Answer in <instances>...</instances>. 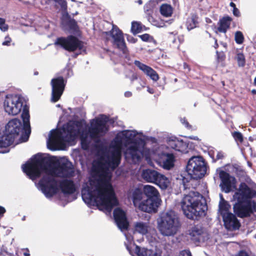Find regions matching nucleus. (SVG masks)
Instances as JSON below:
<instances>
[{"label":"nucleus","instance_id":"1","mask_svg":"<svg viewBox=\"0 0 256 256\" xmlns=\"http://www.w3.org/2000/svg\"><path fill=\"white\" fill-rule=\"evenodd\" d=\"M56 162L52 157L38 154L22 166L23 172L32 180L39 178L42 172L44 174L38 182L42 192L46 197H52L58 190L56 181L52 175L53 172L58 177L70 178L74 176V170L70 161L59 162L54 166Z\"/></svg>","mask_w":256,"mask_h":256},{"label":"nucleus","instance_id":"2","mask_svg":"<svg viewBox=\"0 0 256 256\" xmlns=\"http://www.w3.org/2000/svg\"><path fill=\"white\" fill-rule=\"evenodd\" d=\"M96 168L100 170L101 173L100 178L96 180V194L90 187L86 186L82 190V199L88 204L100 206L108 211H111L114 206L118 204L114 189L110 183L112 174L104 162H98Z\"/></svg>","mask_w":256,"mask_h":256},{"label":"nucleus","instance_id":"3","mask_svg":"<svg viewBox=\"0 0 256 256\" xmlns=\"http://www.w3.org/2000/svg\"><path fill=\"white\" fill-rule=\"evenodd\" d=\"M181 206L185 216L192 220H198L204 216L208 210L204 196L194 191H190L184 196L181 202Z\"/></svg>","mask_w":256,"mask_h":256},{"label":"nucleus","instance_id":"4","mask_svg":"<svg viewBox=\"0 0 256 256\" xmlns=\"http://www.w3.org/2000/svg\"><path fill=\"white\" fill-rule=\"evenodd\" d=\"M82 126V120H73L63 126L62 132L58 130H52L50 136V144L63 149L66 147V142H74Z\"/></svg>","mask_w":256,"mask_h":256},{"label":"nucleus","instance_id":"5","mask_svg":"<svg viewBox=\"0 0 256 256\" xmlns=\"http://www.w3.org/2000/svg\"><path fill=\"white\" fill-rule=\"evenodd\" d=\"M23 131L24 128L20 120L14 118L10 120L6 126L4 133L0 132V147L6 148L12 145Z\"/></svg>","mask_w":256,"mask_h":256},{"label":"nucleus","instance_id":"6","mask_svg":"<svg viewBox=\"0 0 256 256\" xmlns=\"http://www.w3.org/2000/svg\"><path fill=\"white\" fill-rule=\"evenodd\" d=\"M180 226L178 217L174 211H170L162 218L158 224V230L160 233L166 236H173Z\"/></svg>","mask_w":256,"mask_h":256},{"label":"nucleus","instance_id":"7","mask_svg":"<svg viewBox=\"0 0 256 256\" xmlns=\"http://www.w3.org/2000/svg\"><path fill=\"white\" fill-rule=\"evenodd\" d=\"M186 170L192 178H202L206 172V164L203 158L201 156L191 158L188 162Z\"/></svg>","mask_w":256,"mask_h":256},{"label":"nucleus","instance_id":"8","mask_svg":"<svg viewBox=\"0 0 256 256\" xmlns=\"http://www.w3.org/2000/svg\"><path fill=\"white\" fill-rule=\"evenodd\" d=\"M26 102L24 98L20 95H7L4 102L5 111L9 114L16 115L21 112Z\"/></svg>","mask_w":256,"mask_h":256},{"label":"nucleus","instance_id":"9","mask_svg":"<svg viewBox=\"0 0 256 256\" xmlns=\"http://www.w3.org/2000/svg\"><path fill=\"white\" fill-rule=\"evenodd\" d=\"M142 178L146 182L156 184L162 190L166 189L170 184L168 179L165 176L152 169L144 170Z\"/></svg>","mask_w":256,"mask_h":256},{"label":"nucleus","instance_id":"10","mask_svg":"<svg viewBox=\"0 0 256 256\" xmlns=\"http://www.w3.org/2000/svg\"><path fill=\"white\" fill-rule=\"evenodd\" d=\"M54 44L60 46L68 52H74L77 50H82L84 48V42L73 35L58 38Z\"/></svg>","mask_w":256,"mask_h":256},{"label":"nucleus","instance_id":"11","mask_svg":"<svg viewBox=\"0 0 256 256\" xmlns=\"http://www.w3.org/2000/svg\"><path fill=\"white\" fill-rule=\"evenodd\" d=\"M108 118H95L90 122V126L88 128V133L92 139H96L100 136L104 134L108 129L106 124Z\"/></svg>","mask_w":256,"mask_h":256},{"label":"nucleus","instance_id":"12","mask_svg":"<svg viewBox=\"0 0 256 256\" xmlns=\"http://www.w3.org/2000/svg\"><path fill=\"white\" fill-rule=\"evenodd\" d=\"M256 197V190L250 187L246 182H242L236 190L234 196V200H240L256 202L252 199Z\"/></svg>","mask_w":256,"mask_h":256},{"label":"nucleus","instance_id":"13","mask_svg":"<svg viewBox=\"0 0 256 256\" xmlns=\"http://www.w3.org/2000/svg\"><path fill=\"white\" fill-rule=\"evenodd\" d=\"M107 36H110L114 40L113 44L124 54L128 52V50L124 42L122 31L116 25H112V29L109 32H104Z\"/></svg>","mask_w":256,"mask_h":256},{"label":"nucleus","instance_id":"14","mask_svg":"<svg viewBox=\"0 0 256 256\" xmlns=\"http://www.w3.org/2000/svg\"><path fill=\"white\" fill-rule=\"evenodd\" d=\"M236 202L234 204L233 210L236 215L240 218L250 216L252 210L256 206V202H248L240 200H234Z\"/></svg>","mask_w":256,"mask_h":256},{"label":"nucleus","instance_id":"15","mask_svg":"<svg viewBox=\"0 0 256 256\" xmlns=\"http://www.w3.org/2000/svg\"><path fill=\"white\" fill-rule=\"evenodd\" d=\"M66 84V80H65L64 78L62 76L52 80V101L56 102L60 98L64 90Z\"/></svg>","mask_w":256,"mask_h":256},{"label":"nucleus","instance_id":"16","mask_svg":"<svg viewBox=\"0 0 256 256\" xmlns=\"http://www.w3.org/2000/svg\"><path fill=\"white\" fill-rule=\"evenodd\" d=\"M132 145L129 146L124 152L126 158H130L134 164H137L140 162L144 153L140 150L138 144L136 142H132Z\"/></svg>","mask_w":256,"mask_h":256},{"label":"nucleus","instance_id":"17","mask_svg":"<svg viewBox=\"0 0 256 256\" xmlns=\"http://www.w3.org/2000/svg\"><path fill=\"white\" fill-rule=\"evenodd\" d=\"M22 118L23 123L22 126L24 128V134H22L20 138L22 142H26L29 138L30 134V114H29V106L26 104V102L24 106L22 108Z\"/></svg>","mask_w":256,"mask_h":256},{"label":"nucleus","instance_id":"18","mask_svg":"<svg viewBox=\"0 0 256 256\" xmlns=\"http://www.w3.org/2000/svg\"><path fill=\"white\" fill-rule=\"evenodd\" d=\"M219 177L221 180L220 186L225 192L231 191L233 184L236 182L234 177L231 176L228 172L222 170L219 172Z\"/></svg>","mask_w":256,"mask_h":256},{"label":"nucleus","instance_id":"19","mask_svg":"<svg viewBox=\"0 0 256 256\" xmlns=\"http://www.w3.org/2000/svg\"><path fill=\"white\" fill-rule=\"evenodd\" d=\"M113 214L114 219L118 228L121 230H127L129 223L125 212L120 208H116Z\"/></svg>","mask_w":256,"mask_h":256},{"label":"nucleus","instance_id":"20","mask_svg":"<svg viewBox=\"0 0 256 256\" xmlns=\"http://www.w3.org/2000/svg\"><path fill=\"white\" fill-rule=\"evenodd\" d=\"M160 200L146 198L141 202L138 210L148 213L156 212L160 204Z\"/></svg>","mask_w":256,"mask_h":256},{"label":"nucleus","instance_id":"21","mask_svg":"<svg viewBox=\"0 0 256 256\" xmlns=\"http://www.w3.org/2000/svg\"><path fill=\"white\" fill-rule=\"evenodd\" d=\"M222 218L224 225L226 228L229 230H238L240 226V224L236 214H234L232 212L227 214L225 216H223Z\"/></svg>","mask_w":256,"mask_h":256},{"label":"nucleus","instance_id":"22","mask_svg":"<svg viewBox=\"0 0 256 256\" xmlns=\"http://www.w3.org/2000/svg\"><path fill=\"white\" fill-rule=\"evenodd\" d=\"M168 146L176 151L184 153L188 152V144L182 140H179L176 138H170L168 140Z\"/></svg>","mask_w":256,"mask_h":256},{"label":"nucleus","instance_id":"23","mask_svg":"<svg viewBox=\"0 0 256 256\" xmlns=\"http://www.w3.org/2000/svg\"><path fill=\"white\" fill-rule=\"evenodd\" d=\"M121 160V153L119 150H115L112 152L111 156L104 162L106 166L115 170L120 164Z\"/></svg>","mask_w":256,"mask_h":256},{"label":"nucleus","instance_id":"24","mask_svg":"<svg viewBox=\"0 0 256 256\" xmlns=\"http://www.w3.org/2000/svg\"><path fill=\"white\" fill-rule=\"evenodd\" d=\"M134 64L142 70L146 74L149 76L152 80L154 82H156L159 79V76L156 70L151 67L144 64L138 60H135Z\"/></svg>","mask_w":256,"mask_h":256},{"label":"nucleus","instance_id":"25","mask_svg":"<svg viewBox=\"0 0 256 256\" xmlns=\"http://www.w3.org/2000/svg\"><path fill=\"white\" fill-rule=\"evenodd\" d=\"M60 188L64 194H72L76 190L74 183L71 180L65 179L60 181Z\"/></svg>","mask_w":256,"mask_h":256},{"label":"nucleus","instance_id":"26","mask_svg":"<svg viewBox=\"0 0 256 256\" xmlns=\"http://www.w3.org/2000/svg\"><path fill=\"white\" fill-rule=\"evenodd\" d=\"M232 19L229 16H225L220 19L218 22V27L216 32H218L226 34L230 28L231 22Z\"/></svg>","mask_w":256,"mask_h":256},{"label":"nucleus","instance_id":"27","mask_svg":"<svg viewBox=\"0 0 256 256\" xmlns=\"http://www.w3.org/2000/svg\"><path fill=\"white\" fill-rule=\"evenodd\" d=\"M143 190L140 188H136L132 192V200L135 207L139 208L141 202L145 198Z\"/></svg>","mask_w":256,"mask_h":256},{"label":"nucleus","instance_id":"28","mask_svg":"<svg viewBox=\"0 0 256 256\" xmlns=\"http://www.w3.org/2000/svg\"><path fill=\"white\" fill-rule=\"evenodd\" d=\"M62 23L67 26L69 30L72 32H76L78 30V26L76 21L72 18L70 16L66 13L64 15L62 18Z\"/></svg>","mask_w":256,"mask_h":256},{"label":"nucleus","instance_id":"29","mask_svg":"<svg viewBox=\"0 0 256 256\" xmlns=\"http://www.w3.org/2000/svg\"><path fill=\"white\" fill-rule=\"evenodd\" d=\"M142 190L146 198L160 200L158 192L154 186L146 185L144 186Z\"/></svg>","mask_w":256,"mask_h":256},{"label":"nucleus","instance_id":"30","mask_svg":"<svg viewBox=\"0 0 256 256\" xmlns=\"http://www.w3.org/2000/svg\"><path fill=\"white\" fill-rule=\"evenodd\" d=\"M162 166L164 169L170 170L174 166V156L172 154H164L162 158Z\"/></svg>","mask_w":256,"mask_h":256},{"label":"nucleus","instance_id":"31","mask_svg":"<svg viewBox=\"0 0 256 256\" xmlns=\"http://www.w3.org/2000/svg\"><path fill=\"white\" fill-rule=\"evenodd\" d=\"M199 18L195 13L191 14L190 16L187 18L186 21V26L188 30H190L198 26Z\"/></svg>","mask_w":256,"mask_h":256},{"label":"nucleus","instance_id":"32","mask_svg":"<svg viewBox=\"0 0 256 256\" xmlns=\"http://www.w3.org/2000/svg\"><path fill=\"white\" fill-rule=\"evenodd\" d=\"M202 233V228L198 225L194 226L189 230V235L190 238L195 242H200V237Z\"/></svg>","mask_w":256,"mask_h":256},{"label":"nucleus","instance_id":"33","mask_svg":"<svg viewBox=\"0 0 256 256\" xmlns=\"http://www.w3.org/2000/svg\"><path fill=\"white\" fill-rule=\"evenodd\" d=\"M134 253L136 256H157V254L152 250L141 248L137 245L135 246Z\"/></svg>","mask_w":256,"mask_h":256},{"label":"nucleus","instance_id":"34","mask_svg":"<svg viewBox=\"0 0 256 256\" xmlns=\"http://www.w3.org/2000/svg\"><path fill=\"white\" fill-rule=\"evenodd\" d=\"M160 12L163 16L169 17L172 14V8L170 4H162L160 7Z\"/></svg>","mask_w":256,"mask_h":256},{"label":"nucleus","instance_id":"35","mask_svg":"<svg viewBox=\"0 0 256 256\" xmlns=\"http://www.w3.org/2000/svg\"><path fill=\"white\" fill-rule=\"evenodd\" d=\"M144 27L140 22H132L131 32L134 34H136L142 31V28Z\"/></svg>","mask_w":256,"mask_h":256},{"label":"nucleus","instance_id":"36","mask_svg":"<svg viewBox=\"0 0 256 256\" xmlns=\"http://www.w3.org/2000/svg\"><path fill=\"white\" fill-rule=\"evenodd\" d=\"M230 208V205L226 201L224 200L223 202H220L219 204V210L222 216L227 214L230 213L228 212Z\"/></svg>","mask_w":256,"mask_h":256},{"label":"nucleus","instance_id":"37","mask_svg":"<svg viewBox=\"0 0 256 256\" xmlns=\"http://www.w3.org/2000/svg\"><path fill=\"white\" fill-rule=\"evenodd\" d=\"M135 230L139 233L144 234L148 232V226L142 222H136L135 224Z\"/></svg>","mask_w":256,"mask_h":256},{"label":"nucleus","instance_id":"38","mask_svg":"<svg viewBox=\"0 0 256 256\" xmlns=\"http://www.w3.org/2000/svg\"><path fill=\"white\" fill-rule=\"evenodd\" d=\"M80 144L82 148L84 150H88L90 147V142L87 136H82L80 137Z\"/></svg>","mask_w":256,"mask_h":256},{"label":"nucleus","instance_id":"39","mask_svg":"<svg viewBox=\"0 0 256 256\" xmlns=\"http://www.w3.org/2000/svg\"><path fill=\"white\" fill-rule=\"evenodd\" d=\"M236 60L239 67H244L246 64V59L242 53H238L236 56Z\"/></svg>","mask_w":256,"mask_h":256},{"label":"nucleus","instance_id":"40","mask_svg":"<svg viewBox=\"0 0 256 256\" xmlns=\"http://www.w3.org/2000/svg\"><path fill=\"white\" fill-rule=\"evenodd\" d=\"M234 40L238 44H242L244 41V36L240 31H237L235 33Z\"/></svg>","mask_w":256,"mask_h":256},{"label":"nucleus","instance_id":"41","mask_svg":"<svg viewBox=\"0 0 256 256\" xmlns=\"http://www.w3.org/2000/svg\"><path fill=\"white\" fill-rule=\"evenodd\" d=\"M232 136L235 140L237 142H240L242 143L244 141L243 136L242 134V133L239 132H234L232 133Z\"/></svg>","mask_w":256,"mask_h":256},{"label":"nucleus","instance_id":"42","mask_svg":"<svg viewBox=\"0 0 256 256\" xmlns=\"http://www.w3.org/2000/svg\"><path fill=\"white\" fill-rule=\"evenodd\" d=\"M216 58L218 62H222L226 59V55L223 52L216 51Z\"/></svg>","mask_w":256,"mask_h":256},{"label":"nucleus","instance_id":"43","mask_svg":"<svg viewBox=\"0 0 256 256\" xmlns=\"http://www.w3.org/2000/svg\"><path fill=\"white\" fill-rule=\"evenodd\" d=\"M0 29L5 32L8 30V26L5 25V20L0 18Z\"/></svg>","mask_w":256,"mask_h":256},{"label":"nucleus","instance_id":"44","mask_svg":"<svg viewBox=\"0 0 256 256\" xmlns=\"http://www.w3.org/2000/svg\"><path fill=\"white\" fill-rule=\"evenodd\" d=\"M138 36L144 42H148L151 38L150 36L148 34H144L142 35H140Z\"/></svg>","mask_w":256,"mask_h":256},{"label":"nucleus","instance_id":"45","mask_svg":"<svg viewBox=\"0 0 256 256\" xmlns=\"http://www.w3.org/2000/svg\"><path fill=\"white\" fill-rule=\"evenodd\" d=\"M182 123L184 125V126L188 128V129H191L192 126L190 124L189 122H188V120L186 118H182L180 120Z\"/></svg>","mask_w":256,"mask_h":256},{"label":"nucleus","instance_id":"46","mask_svg":"<svg viewBox=\"0 0 256 256\" xmlns=\"http://www.w3.org/2000/svg\"><path fill=\"white\" fill-rule=\"evenodd\" d=\"M12 39L9 36H7L4 38V40L2 42V44L3 46H9L10 44Z\"/></svg>","mask_w":256,"mask_h":256},{"label":"nucleus","instance_id":"47","mask_svg":"<svg viewBox=\"0 0 256 256\" xmlns=\"http://www.w3.org/2000/svg\"><path fill=\"white\" fill-rule=\"evenodd\" d=\"M224 158V154L222 152H218L216 159L214 160V162H216L218 160H222Z\"/></svg>","mask_w":256,"mask_h":256},{"label":"nucleus","instance_id":"48","mask_svg":"<svg viewBox=\"0 0 256 256\" xmlns=\"http://www.w3.org/2000/svg\"><path fill=\"white\" fill-rule=\"evenodd\" d=\"M232 13L236 17H239L240 16V10H238V8H236V7L234 8H233Z\"/></svg>","mask_w":256,"mask_h":256},{"label":"nucleus","instance_id":"49","mask_svg":"<svg viewBox=\"0 0 256 256\" xmlns=\"http://www.w3.org/2000/svg\"><path fill=\"white\" fill-rule=\"evenodd\" d=\"M183 68L184 70H186L187 72H189L190 71V67L189 64L186 62H184Z\"/></svg>","mask_w":256,"mask_h":256},{"label":"nucleus","instance_id":"50","mask_svg":"<svg viewBox=\"0 0 256 256\" xmlns=\"http://www.w3.org/2000/svg\"><path fill=\"white\" fill-rule=\"evenodd\" d=\"M6 212L5 208L0 206V220L4 216V213Z\"/></svg>","mask_w":256,"mask_h":256},{"label":"nucleus","instance_id":"51","mask_svg":"<svg viewBox=\"0 0 256 256\" xmlns=\"http://www.w3.org/2000/svg\"><path fill=\"white\" fill-rule=\"evenodd\" d=\"M180 255L181 256H192L191 253L190 251L187 252L186 250L182 251L180 253Z\"/></svg>","mask_w":256,"mask_h":256},{"label":"nucleus","instance_id":"52","mask_svg":"<svg viewBox=\"0 0 256 256\" xmlns=\"http://www.w3.org/2000/svg\"><path fill=\"white\" fill-rule=\"evenodd\" d=\"M238 256H249V255L246 251L240 250Z\"/></svg>","mask_w":256,"mask_h":256},{"label":"nucleus","instance_id":"53","mask_svg":"<svg viewBox=\"0 0 256 256\" xmlns=\"http://www.w3.org/2000/svg\"><path fill=\"white\" fill-rule=\"evenodd\" d=\"M23 254L24 256H30V251L28 248L24 249L22 250Z\"/></svg>","mask_w":256,"mask_h":256},{"label":"nucleus","instance_id":"54","mask_svg":"<svg viewBox=\"0 0 256 256\" xmlns=\"http://www.w3.org/2000/svg\"><path fill=\"white\" fill-rule=\"evenodd\" d=\"M138 79L137 75L135 74H134L130 78V80L132 82H134V80Z\"/></svg>","mask_w":256,"mask_h":256},{"label":"nucleus","instance_id":"55","mask_svg":"<svg viewBox=\"0 0 256 256\" xmlns=\"http://www.w3.org/2000/svg\"><path fill=\"white\" fill-rule=\"evenodd\" d=\"M132 95V94L131 92H126L125 93H124V96H126V97H130Z\"/></svg>","mask_w":256,"mask_h":256},{"label":"nucleus","instance_id":"56","mask_svg":"<svg viewBox=\"0 0 256 256\" xmlns=\"http://www.w3.org/2000/svg\"><path fill=\"white\" fill-rule=\"evenodd\" d=\"M218 40L216 39L215 40V42H214V48L216 49L218 48Z\"/></svg>","mask_w":256,"mask_h":256},{"label":"nucleus","instance_id":"57","mask_svg":"<svg viewBox=\"0 0 256 256\" xmlns=\"http://www.w3.org/2000/svg\"><path fill=\"white\" fill-rule=\"evenodd\" d=\"M230 6L233 8H236V6L235 4H234L233 2H230Z\"/></svg>","mask_w":256,"mask_h":256},{"label":"nucleus","instance_id":"58","mask_svg":"<svg viewBox=\"0 0 256 256\" xmlns=\"http://www.w3.org/2000/svg\"><path fill=\"white\" fill-rule=\"evenodd\" d=\"M252 93L253 94H256V90L254 89L252 90Z\"/></svg>","mask_w":256,"mask_h":256},{"label":"nucleus","instance_id":"59","mask_svg":"<svg viewBox=\"0 0 256 256\" xmlns=\"http://www.w3.org/2000/svg\"><path fill=\"white\" fill-rule=\"evenodd\" d=\"M148 91L150 94H153L154 93V90H153L152 89L148 88Z\"/></svg>","mask_w":256,"mask_h":256},{"label":"nucleus","instance_id":"60","mask_svg":"<svg viewBox=\"0 0 256 256\" xmlns=\"http://www.w3.org/2000/svg\"><path fill=\"white\" fill-rule=\"evenodd\" d=\"M248 165L250 166V167H251V166H252V164L250 162H248Z\"/></svg>","mask_w":256,"mask_h":256},{"label":"nucleus","instance_id":"61","mask_svg":"<svg viewBox=\"0 0 256 256\" xmlns=\"http://www.w3.org/2000/svg\"><path fill=\"white\" fill-rule=\"evenodd\" d=\"M138 2L139 3V4H142V0H138Z\"/></svg>","mask_w":256,"mask_h":256},{"label":"nucleus","instance_id":"62","mask_svg":"<svg viewBox=\"0 0 256 256\" xmlns=\"http://www.w3.org/2000/svg\"><path fill=\"white\" fill-rule=\"evenodd\" d=\"M38 72H37V71H36V72H34V75H36V76L38 75Z\"/></svg>","mask_w":256,"mask_h":256},{"label":"nucleus","instance_id":"63","mask_svg":"<svg viewBox=\"0 0 256 256\" xmlns=\"http://www.w3.org/2000/svg\"><path fill=\"white\" fill-rule=\"evenodd\" d=\"M127 249L130 252V253H131V251H130V249L129 247L128 246H127Z\"/></svg>","mask_w":256,"mask_h":256},{"label":"nucleus","instance_id":"64","mask_svg":"<svg viewBox=\"0 0 256 256\" xmlns=\"http://www.w3.org/2000/svg\"><path fill=\"white\" fill-rule=\"evenodd\" d=\"M254 84L255 85H256V77L254 78Z\"/></svg>","mask_w":256,"mask_h":256}]
</instances>
